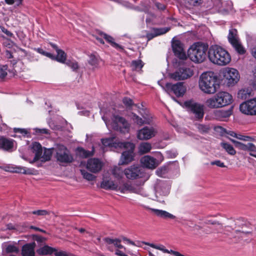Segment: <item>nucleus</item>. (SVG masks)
Instances as JSON below:
<instances>
[{"label": "nucleus", "mask_w": 256, "mask_h": 256, "mask_svg": "<svg viewBox=\"0 0 256 256\" xmlns=\"http://www.w3.org/2000/svg\"><path fill=\"white\" fill-rule=\"evenodd\" d=\"M208 56L210 62L218 66H226L231 60V56L228 52L218 45H212L210 47Z\"/></svg>", "instance_id": "1"}, {"label": "nucleus", "mask_w": 256, "mask_h": 256, "mask_svg": "<svg viewBox=\"0 0 256 256\" xmlns=\"http://www.w3.org/2000/svg\"><path fill=\"white\" fill-rule=\"evenodd\" d=\"M217 78L214 73L208 72L202 73L198 82L199 87L202 91L207 94H214L217 90Z\"/></svg>", "instance_id": "2"}, {"label": "nucleus", "mask_w": 256, "mask_h": 256, "mask_svg": "<svg viewBox=\"0 0 256 256\" xmlns=\"http://www.w3.org/2000/svg\"><path fill=\"white\" fill-rule=\"evenodd\" d=\"M208 46L201 42L192 44L188 51V55L190 60L195 63L204 62L206 58Z\"/></svg>", "instance_id": "3"}, {"label": "nucleus", "mask_w": 256, "mask_h": 256, "mask_svg": "<svg viewBox=\"0 0 256 256\" xmlns=\"http://www.w3.org/2000/svg\"><path fill=\"white\" fill-rule=\"evenodd\" d=\"M119 148L128 149L124 152L121 156L120 164L122 165L128 164L134 160V145L130 142H124L116 144Z\"/></svg>", "instance_id": "4"}, {"label": "nucleus", "mask_w": 256, "mask_h": 256, "mask_svg": "<svg viewBox=\"0 0 256 256\" xmlns=\"http://www.w3.org/2000/svg\"><path fill=\"white\" fill-rule=\"evenodd\" d=\"M184 106L188 112L192 114L197 120H202L204 116V106L192 100L185 102Z\"/></svg>", "instance_id": "5"}, {"label": "nucleus", "mask_w": 256, "mask_h": 256, "mask_svg": "<svg viewBox=\"0 0 256 256\" xmlns=\"http://www.w3.org/2000/svg\"><path fill=\"white\" fill-rule=\"evenodd\" d=\"M56 158L58 162L62 164H69L74 160L69 150L64 145H58L56 148Z\"/></svg>", "instance_id": "6"}, {"label": "nucleus", "mask_w": 256, "mask_h": 256, "mask_svg": "<svg viewBox=\"0 0 256 256\" xmlns=\"http://www.w3.org/2000/svg\"><path fill=\"white\" fill-rule=\"evenodd\" d=\"M228 39L229 42L239 54H243L245 53L246 50L240 42L236 29L232 28L229 30Z\"/></svg>", "instance_id": "7"}, {"label": "nucleus", "mask_w": 256, "mask_h": 256, "mask_svg": "<svg viewBox=\"0 0 256 256\" xmlns=\"http://www.w3.org/2000/svg\"><path fill=\"white\" fill-rule=\"evenodd\" d=\"M111 124L113 129L122 133H127L130 130V124L124 118L118 116H113Z\"/></svg>", "instance_id": "8"}, {"label": "nucleus", "mask_w": 256, "mask_h": 256, "mask_svg": "<svg viewBox=\"0 0 256 256\" xmlns=\"http://www.w3.org/2000/svg\"><path fill=\"white\" fill-rule=\"evenodd\" d=\"M165 90L168 94L173 93L176 96L180 97L182 96L185 93L186 87L182 82H178L176 84L167 83L166 84Z\"/></svg>", "instance_id": "9"}, {"label": "nucleus", "mask_w": 256, "mask_h": 256, "mask_svg": "<svg viewBox=\"0 0 256 256\" xmlns=\"http://www.w3.org/2000/svg\"><path fill=\"white\" fill-rule=\"evenodd\" d=\"M139 113L141 115L142 118L134 113H132V119L134 122L140 126H142L144 124H150L152 118L150 116L148 112L146 110L140 108L139 110Z\"/></svg>", "instance_id": "10"}, {"label": "nucleus", "mask_w": 256, "mask_h": 256, "mask_svg": "<svg viewBox=\"0 0 256 256\" xmlns=\"http://www.w3.org/2000/svg\"><path fill=\"white\" fill-rule=\"evenodd\" d=\"M224 76L228 86H232L236 84L240 78L238 72L233 68H226L224 73Z\"/></svg>", "instance_id": "11"}, {"label": "nucleus", "mask_w": 256, "mask_h": 256, "mask_svg": "<svg viewBox=\"0 0 256 256\" xmlns=\"http://www.w3.org/2000/svg\"><path fill=\"white\" fill-rule=\"evenodd\" d=\"M194 74L193 70L190 68L183 67L170 74V78L176 80H184Z\"/></svg>", "instance_id": "12"}, {"label": "nucleus", "mask_w": 256, "mask_h": 256, "mask_svg": "<svg viewBox=\"0 0 256 256\" xmlns=\"http://www.w3.org/2000/svg\"><path fill=\"white\" fill-rule=\"evenodd\" d=\"M156 133L157 130L154 128L144 126L138 130L137 138L140 140H148L154 137Z\"/></svg>", "instance_id": "13"}, {"label": "nucleus", "mask_w": 256, "mask_h": 256, "mask_svg": "<svg viewBox=\"0 0 256 256\" xmlns=\"http://www.w3.org/2000/svg\"><path fill=\"white\" fill-rule=\"evenodd\" d=\"M124 173L126 178L130 180H134L142 176L140 167L136 165H133L126 168Z\"/></svg>", "instance_id": "14"}, {"label": "nucleus", "mask_w": 256, "mask_h": 256, "mask_svg": "<svg viewBox=\"0 0 256 256\" xmlns=\"http://www.w3.org/2000/svg\"><path fill=\"white\" fill-rule=\"evenodd\" d=\"M119 190L122 193H124L126 191H128L130 192L135 193L143 196H146L143 188L136 184H128L126 183L124 184L122 187L119 188Z\"/></svg>", "instance_id": "15"}, {"label": "nucleus", "mask_w": 256, "mask_h": 256, "mask_svg": "<svg viewBox=\"0 0 256 256\" xmlns=\"http://www.w3.org/2000/svg\"><path fill=\"white\" fill-rule=\"evenodd\" d=\"M86 167L90 172L93 173H97L102 170V163L98 158H90L87 162Z\"/></svg>", "instance_id": "16"}, {"label": "nucleus", "mask_w": 256, "mask_h": 256, "mask_svg": "<svg viewBox=\"0 0 256 256\" xmlns=\"http://www.w3.org/2000/svg\"><path fill=\"white\" fill-rule=\"evenodd\" d=\"M172 48L176 56L181 60H186L187 56L184 50L182 44L180 40H174L172 43Z\"/></svg>", "instance_id": "17"}, {"label": "nucleus", "mask_w": 256, "mask_h": 256, "mask_svg": "<svg viewBox=\"0 0 256 256\" xmlns=\"http://www.w3.org/2000/svg\"><path fill=\"white\" fill-rule=\"evenodd\" d=\"M156 196H168L170 192V186L167 183L164 182H158L154 186Z\"/></svg>", "instance_id": "18"}, {"label": "nucleus", "mask_w": 256, "mask_h": 256, "mask_svg": "<svg viewBox=\"0 0 256 256\" xmlns=\"http://www.w3.org/2000/svg\"><path fill=\"white\" fill-rule=\"evenodd\" d=\"M216 95L222 107L228 106L232 102V96L227 92H220Z\"/></svg>", "instance_id": "19"}, {"label": "nucleus", "mask_w": 256, "mask_h": 256, "mask_svg": "<svg viewBox=\"0 0 256 256\" xmlns=\"http://www.w3.org/2000/svg\"><path fill=\"white\" fill-rule=\"evenodd\" d=\"M100 186L102 188L106 190H119L120 188L116 183L114 182L109 177L105 176H104Z\"/></svg>", "instance_id": "20"}, {"label": "nucleus", "mask_w": 256, "mask_h": 256, "mask_svg": "<svg viewBox=\"0 0 256 256\" xmlns=\"http://www.w3.org/2000/svg\"><path fill=\"white\" fill-rule=\"evenodd\" d=\"M232 109L216 110L214 112L213 116L217 120L224 121L232 115Z\"/></svg>", "instance_id": "21"}, {"label": "nucleus", "mask_w": 256, "mask_h": 256, "mask_svg": "<svg viewBox=\"0 0 256 256\" xmlns=\"http://www.w3.org/2000/svg\"><path fill=\"white\" fill-rule=\"evenodd\" d=\"M142 164L148 168L154 169L158 164L156 158L150 156H145L140 160Z\"/></svg>", "instance_id": "22"}, {"label": "nucleus", "mask_w": 256, "mask_h": 256, "mask_svg": "<svg viewBox=\"0 0 256 256\" xmlns=\"http://www.w3.org/2000/svg\"><path fill=\"white\" fill-rule=\"evenodd\" d=\"M50 44L56 50L57 53L56 56H54V58L51 59L61 63H64L66 59V54L65 52L62 50L60 49L56 44L52 42H50Z\"/></svg>", "instance_id": "23"}, {"label": "nucleus", "mask_w": 256, "mask_h": 256, "mask_svg": "<svg viewBox=\"0 0 256 256\" xmlns=\"http://www.w3.org/2000/svg\"><path fill=\"white\" fill-rule=\"evenodd\" d=\"M36 244L34 242L26 244L23 246L22 250V256H35L34 248Z\"/></svg>", "instance_id": "24"}, {"label": "nucleus", "mask_w": 256, "mask_h": 256, "mask_svg": "<svg viewBox=\"0 0 256 256\" xmlns=\"http://www.w3.org/2000/svg\"><path fill=\"white\" fill-rule=\"evenodd\" d=\"M0 168L4 170L5 171L11 172L22 173L24 174H30V170H26L24 168L20 166H14L8 165L5 166H0Z\"/></svg>", "instance_id": "25"}, {"label": "nucleus", "mask_w": 256, "mask_h": 256, "mask_svg": "<svg viewBox=\"0 0 256 256\" xmlns=\"http://www.w3.org/2000/svg\"><path fill=\"white\" fill-rule=\"evenodd\" d=\"M32 150L35 154L33 161L36 162L40 158L42 152V146L38 142H34L32 145Z\"/></svg>", "instance_id": "26"}, {"label": "nucleus", "mask_w": 256, "mask_h": 256, "mask_svg": "<svg viewBox=\"0 0 256 256\" xmlns=\"http://www.w3.org/2000/svg\"><path fill=\"white\" fill-rule=\"evenodd\" d=\"M14 140L11 139H8L4 138H0V150H11L14 146Z\"/></svg>", "instance_id": "27"}, {"label": "nucleus", "mask_w": 256, "mask_h": 256, "mask_svg": "<svg viewBox=\"0 0 256 256\" xmlns=\"http://www.w3.org/2000/svg\"><path fill=\"white\" fill-rule=\"evenodd\" d=\"M100 35L105 39V40L114 48L120 51H122L124 50L123 47L122 46L119 45L114 42V39L112 36L102 32H100Z\"/></svg>", "instance_id": "28"}, {"label": "nucleus", "mask_w": 256, "mask_h": 256, "mask_svg": "<svg viewBox=\"0 0 256 256\" xmlns=\"http://www.w3.org/2000/svg\"><path fill=\"white\" fill-rule=\"evenodd\" d=\"M151 210L156 216L161 218L165 219H174L176 218L174 216L165 210L154 208H152Z\"/></svg>", "instance_id": "29"}, {"label": "nucleus", "mask_w": 256, "mask_h": 256, "mask_svg": "<svg viewBox=\"0 0 256 256\" xmlns=\"http://www.w3.org/2000/svg\"><path fill=\"white\" fill-rule=\"evenodd\" d=\"M250 100L242 103L240 106V110L244 114L252 116Z\"/></svg>", "instance_id": "30"}, {"label": "nucleus", "mask_w": 256, "mask_h": 256, "mask_svg": "<svg viewBox=\"0 0 256 256\" xmlns=\"http://www.w3.org/2000/svg\"><path fill=\"white\" fill-rule=\"evenodd\" d=\"M206 106L210 108H222L216 95L208 98L206 102Z\"/></svg>", "instance_id": "31"}, {"label": "nucleus", "mask_w": 256, "mask_h": 256, "mask_svg": "<svg viewBox=\"0 0 256 256\" xmlns=\"http://www.w3.org/2000/svg\"><path fill=\"white\" fill-rule=\"evenodd\" d=\"M204 224L208 225L212 224L214 226L216 227V230L218 232H222V230H223V226L221 223L216 220L209 219L208 218L204 220Z\"/></svg>", "instance_id": "32"}, {"label": "nucleus", "mask_w": 256, "mask_h": 256, "mask_svg": "<svg viewBox=\"0 0 256 256\" xmlns=\"http://www.w3.org/2000/svg\"><path fill=\"white\" fill-rule=\"evenodd\" d=\"M152 148V144L148 142H143L140 144L138 149L140 154H144L150 152Z\"/></svg>", "instance_id": "33"}, {"label": "nucleus", "mask_w": 256, "mask_h": 256, "mask_svg": "<svg viewBox=\"0 0 256 256\" xmlns=\"http://www.w3.org/2000/svg\"><path fill=\"white\" fill-rule=\"evenodd\" d=\"M169 30L170 28H168L154 29V34H148L147 38H148V40H150L156 36L166 34Z\"/></svg>", "instance_id": "34"}, {"label": "nucleus", "mask_w": 256, "mask_h": 256, "mask_svg": "<svg viewBox=\"0 0 256 256\" xmlns=\"http://www.w3.org/2000/svg\"><path fill=\"white\" fill-rule=\"evenodd\" d=\"M102 144L105 146L114 147L115 148H119V146H117L116 144H118L120 142H114V138L113 137L106 138H102Z\"/></svg>", "instance_id": "35"}, {"label": "nucleus", "mask_w": 256, "mask_h": 256, "mask_svg": "<svg viewBox=\"0 0 256 256\" xmlns=\"http://www.w3.org/2000/svg\"><path fill=\"white\" fill-rule=\"evenodd\" d=\"M55 251H56V249L50 247L48 246H45L39 249L38 252L40 254L46 255L50 254L54 252Z\"/></svg>", "instance_id": "36"}, {"label": "nucleus", "mask_w": 256, "mask_h": 256, "mask_svg": "<svg viewBox=\"0 0 256 256\" xmlns=\"http://www.w3.org/2000/svg\"><path fill=\"white\" fill-rule=\"evenodd\" d=\"M186 6L189 8L194 6H200L203 3V0H184Z\"/></svg>", "instance_id": "37"}, {"label": "nucleus", "mask_w": 256, "mask_h": 256, "mask_svg": "<svg viewBox=\"0 0 256 256\" xmlns=\"http://www.w3.org/2000/svg\"><path fill=\"white\" fill-rule=\"evenodd\" d=\"M220 146L226 150V152L228 154L234 156L236 154V151L234 150L233 146L231 144L227 142H222L220 144Z\"/></svg>", "instance_id": "38"}, {"label": "nucleus", "mask_w": 256, "mask_h": 256, "mask_svg": "<svg viewBox=\"0 0 256 256\" xmlns=\"http://www.w3.org/2000/svg\"><path fill=\"white\" fill-rule=\"evenodd\" d=\"M250 95V91L248 88H243L240 90L238 93V97L242 100L248 98Z\"/></svg>", "instance_id": "39"}, {"label": "nucleus", "mask_w": 256, "mask_h": 256, "mask_svg": "<svg viewBox=\"0 0 256 256\" xmlns=\"http://www.w3.org/2000/svg\"><path fill=\"white\" fill-rule=\"evenodd\" d=\"M78 152L80 155L82 157L88 158L94 154V148H92V151H88L85 150L82 148H78Z\"/></svg>", "instance_id": "40"}, {"label": "nucleus", "mask_w": 256, "mask_h": 256, "mask_svg": "<svg viewBox=\"0 0 256 256\" xmlns=\"http://www.w3.org/2000/svg\"><path fill=\"white\" fill-rule=\"evenodd\" d=\"M144 66V64L142 60H133L132 62L131 66L134 70H140Z\"/></svg>", "instance_id": "41"}, {"label": "nucleus", "mask_w": 256, "mask_h": 256, "mask_svg": "<svg viewBox=\"0 0 256 256\" xmlns=\"http://www.w3.org/2000/svg\"><path fill=\"white\" fill-rule=\"evenodd\" d=\"M124 172L118 166H114L112 170V174L116 178H121L122 177Z\"/></svg>", "instance_id": "42"}, {"label": "nucleus", "mask_w": 256, "mask_h": 256, "mask_svg": "<svg viewBox=\"0 0 256 256\" xmlns=\"http://www.w3.org/2000/svg\"><path fill=\"white\" fill-rule=\"evenodd\" d=\"M52 155V150L50 149H45L43 155L41 156L42 162H46L50 160Z\"/></svg>", "instance_id": "43"}, {"label": "nucleus", "mask_w": 256, "mask_h": 256, "mask_svg": "<svg viewBox=\"0 0 256 256\" xmlns=\"http://www.w3.org/2000/svg\"><path fill=\"white\" fill-rule=\"evenodd\" d=\"M80 173L83 176V178L88 181L94 180L96 178L95 176L88 172L84 170H81Z\"/></svg>", "instance_id": "44"}, {"label": "nucleus", "mask_w": 256, "mask_h": 256, "mask_svg": "<svg viewBox=\"0 0 256 256\" xmlns=\"http://www.w3.org/2000/svg\"><path fill=\"white\" fill-rule=\"evenodd\" d=\"M6 252L7 253L18 254L20 252L19 248L12 244H8L6 248Z\"/></svg>", "instance_id": "45"}, {"label": "nucleus", "mask_w": 256, "mask_h": 256, "mask_svg": "<svg viewBox=\"0 0 256 256\" xmlns=\"http://www.w3.org/2000/svg\"><path fill=\"white\" fill-rule=\"evenodd\" d=\"M88 63L93 66L96 67L98 64V58L94 54L90 56Z\"/></svg>", "instance_id": "46"}, {"label": "nucleus", "mask_w": 256, "mask_h": 256, "mask_svg": "<svg viewBox=\"0 0 256 256\" xmlns=\"http://www.w3.org/2000/svg\"><path fill=\"white\" fill-rule=\"evenodd\" d=\"M248 150L250 152V154L256 158V146L252 143H248Z\"/></svg>", "instance_id": "47"}, {"label": "nucleus", "mask_w": 256, "mask_h": 256, "mask_svg": "<svg viewBox=\"0 0 256 256\" xmlns=\"http://www.w3.org/2000/svg\"><path fill=\"white\" fill-rule=\"evenodd\" d=\"M36 50L39 54H42V55H44L46 57H48L50 59L54 58V55H53L51 53L44 51L43 49L41 48H38L36 49Z\"/></svg>", "instance_id": "48"}, {"label": "nucleus", "mask_w": 256, "mask_h": 256, "mask_svg": "<svg viewBox=\"0 0 256 256\" xmlns=\"http://www.w3.org/2000/svg\"><path fill=\"white\" fill-rule=\"evenodd\" d=\"M24 0H4L5 2L8 5L14 4L16 6H20Z\"/></svg>", "instance_id": "49"}, {"label": "nucleus", "mask_w": 256, "mask_h": 256, "mask_svg": "<svg viewBox=\"0 0 256 256\" xmlns=\"http://www.w3.org/2000/svg\"><path fill=\"white\" fill-rule=\"evenodd\" d=\"M32 214L40 216H44L49 214L50 212L45 210H40L32 212Z\"/></svg>", "instance_id": "50"}, {"label": "nucleus", "mask_w": 256, "mask_h": 256, "mask_svg": "<svg viewBox=\"0 0 256 256\" xmlns=\"http://www.w3.org/2000/svg\"><path fill=\"white\" fill-rule=\"evenodd\" d=\"M236 138L240 140L246 142L252 141L254 140V138L250 136L242 135L241 134H237Z\"/></svg>", "instance_id": "51"}, {"label": "nucleus", "mask_w": 256, "mask_h": 256, "mask_svg": "<svg viewBox=\"0 0 256 256\" xmlns=\"http://www.w3.org/2000/svg\"><path fill=\"white\" fill-rule=\"evenodd\" d=\"M7 69L6 65L0 66V78H3L7 75Z\"/></svg>", "instance_id": "52"}, {"label": "nucleus", "mask_w": 256, "mask_h": 256, "mask_svg": "<svg viewBox=\"0 0 256 256\" xmlns=\"http://www.w3.org/2000/svg\"><path fill=\"white\" fill-rule=\"evenodd\" d=\"M252 116H256V98L250 100Z\"/></svg>", "instance_id": "53"}, {"label": "nucleus", "mask_w": 256, "mask_h": 256, "mask_svg": "<svg viewBox=\"0 0 256 256\" xmlns=\"http://www.w3.org/2000/svg\"><path fill=\"white\" fill-rule=\"evenodd\" d=\"M122 102L123 103L127 106H130L133 104V102L130 98H124Z\"/></svg>", "instance_id": "54"}, {"label": "nucleus", "mask_w": 256, "mask_h": 256, "mask_svg": "<svg viewBox=\"0 0 256 256\" xmlns=\"http://www.w3.org/2000/svg\"><path fill=\"white\" fill-rule=\"evenodd\" d=\"M198 128L202 133L207 132L208 130V128L203 124H198Z\"/></svg>", "instance_id": "55"}, {"label": "nucleus", "mask_w": 256, "mask_h": 256, "mask_svg": "<svg viewBox=\"0 0 256 256\" xmlns=\"http://www.w3.org/2000/svg\"><path fill=\"white\" fill-rule=\"evenodd\" d=\"M14 131L15 133H20L23 136H25L28 134V131L24 128H14Z\"/></svg>", "instance_id": "56"}, {"label": "nucleus", "mask_w": 256, "mask_h": 256, "mask_svg": "<svg viewBox=\"0 0 256 256\" xmlns=\"http://www.w3.org/2000/svg\"><path fill=\"white\" fill-rule=\"evenodd\" d=\"M234 232L238 234L239 237L244 238V236L246 235H250L251 234V233L250 232H241L240 230H235Z\"/></svg>", "instance_id": "57"}, {"label": "nucleus", "mask_w": 256, "mask_h": 256, "mask_svg": "<svg viewBox=\"0 0 256 256\" xmlns=\"http://www.w3.org/2000/svg\"><path fill=\"white\" fill-rule=\"evenodd\" d=\"M66 64L74 70H76L78 68V66L76 62H67Z\"/></svg>", "instance_id": "58"}, {"label": "nucleus", "mask_w": 256, "mask_h": 256, "mask_svg": "<svg viewBox=\"0 0 256 256\" xmlns=\"http://www.w3.org/2000/svg\"><path fill=\"white\" fill-rule=\"evenodd\" d=\"M210 164L212 165H216L220 167V168H225L226 166L224 165V163L222 162L220 160H217L215 161L212 162Z\"/></svg>", "instance_id": "59"}, {"label": "nucleus", "mask_w": 256, "mask_h": 256, "mask_svg": "<svg viewBox=\"0 0 256 256\" xmlns=\"http://www.w3.org/2000/svg\"><path fill=\"white\" fill-rule=\"evenodd\" d=\"M230 140L232 141V143H234L235 145V146L238 148V149L240 150H241L242 146H243L244 145V144L240 142H238V141H236L234 140H232V139H230Z\"/></svg>", "instance_id": "60"}, {"label": "nucleus", "mask_w": 256, "mask_h": 256, "mask_svg": "<svg viewBox=\"0 0 256 256\" xmlns=\"http://www.w3.org/2000/svg\"><path fill=\"white\" fill-rule=\"evenodd\" d=\"M113 244L119 248H122L123 246L120 244V240L116 238L114 240Z\"/></svg>", "instance_id": "61"}, {"label": "nucleus", "mask_w": 256, "mask_h": 256, "mask_svg": "<svg viewBox=\"0 0 256 256\" xmlns=\"http://www.w3.org/2000/svg\"><path fill=\"white\" fill-rule=\"evenodd\" d=\"M55 256H68L67 253L64 251L54 252Z\"/></svg>", "instance_id": "62"}, {"label": "nucleus", "mask_w": 256, "mask_h": 256, "mask_svg": "<svg viewBox=\"0 0 256 256\" xmlns=\"http://www.w3.org/2000/svg\"><path fill=\"white\" fill-rule=\"evenodd\" d=\"M155 6L158 10H164L165 9V6L164 4H162L158 2H156Z\"/></svg>", "instance_id": "63"}, {"label": "nucleus", "mask_w": 256, "mask_h": 256, "mask_svg": "<svg viewBox=\"0 0 256 256\" xmlns=\"http://www.w3.org/2000/svg\"><path fill=\"white\" fill-rule=\"evenodd\" d=\"M3 44L5 46L10 48L12 46V42L7 39L4 42Z\"/></svg>", "instance_id": "64"}]
</instances>
